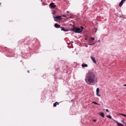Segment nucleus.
Returning a JSON list of instances; mask_svg holds the SVG:
<instances>
[{"instance_id":"obj_2","label":"nucleus","mask_w":126,"mask_h":126,"mask_svg":"<svg viewBox=\"0 0 126 126\" xmlns=\"http://www.w3.org/2000/svg\"><path fill=\"white\" fill-rule=\"evenodd\" d=\"M82 32V30L79 28H76L75 29V32L76 33H80Z\"/></svg>"},{"instance_id":"obj_10","label":"nucleus","mask_w":126,"mask_h":126,"mask_svg":"<svg viewBox=\"0 0 126 126\" xmlns=\"http://www.w3.org/2000/svg\"><path fill=\"white\" fill-rule=\"evenodd\" d=\"M57 105H59V103H58V102H56L53 105V106L54 107H56L57 104Z\"/></svg>"},{"instance_id":"obj_35","label":"nucleus","mask_w":126,"mask_h":126,"mask_svg":"<svg viewBox=\"0 0 126 126\" xmlns=\"http://www.w3.org/2000/svg\"><path fill=\"white\" fill-rule=\"evenodd\" d=\"M122 16H120V17H121Z\"/></svg>"},{"instance_id":"obj_26","label":"nucleus","mask_w":126,"mask_h":126,"mask_svg":"<svg viewBox=\"0 0 126 126\" xmlns=\"http://www.w3.org/2000/svg\"><path fill=\"white\" fill-rule=\"evenodd\" d=\"M123 116L124 117H126V115L124 114V115H123Z\"/></svg>"},{"instance_id":"obj_3","label":"nucleus","mask_w":126,"mask_h":126,"mask_svg":"<svg viewBox=\"0 0 126 126\" xmlns=\"http://www.w3.org/2000/svg\"><path fill=\"white\" fill-rule=\"evenodd\" d=\"M61 16H53V18L56 19H54V20L56 21L57 20H61Z\"/></svg>"},{"instance_id":"obj_27","label":"nucleus","mask_w":126,"mask_h":126,"mask_svg":"<svg viewBox=\"0 0 126 126\" xmlns=\"http://www.w3.org/2000/svg\"><path fill=\"white\" fill-rule=\"evenodd\" d=\"M93 121L94 122H95L96 121V120H93Z\"/></svg>"},{"instance_id":"obj_25","label":"nucleus","mask_w":126,"mask_h":126,"mask_svg":"<svg viewBox=\"0 0 126 126\" xmlns=\"http://www.w3.org/2000/svg\"><path fill=\"white\" fill-rule=\"evenodd\" d=\"M112 120L114 121H115L116 123V121H116L115 120H114V119H112Z\"/></svg>"},{"instance_id":"obj_5","label":"nucleus","mask_w":126,"mask_h":126,"mask_svg":"<svg viewBox=\"0 0 126 126\" xmlns=\"http://www.w3.org/2000/svg\"><path fill=\"white\" fill-rule=\"evenodd\" d=\"M91 58L92 60L93 61V62L94 63H96V62L95 59V58L94 57H92V56L91 57Z\"/></svg>"},{"instance_id":"obj_1","label":"nucleus","mask_w":126,"mask_h":126,"mask_svg":"<svg viewBox=\"0 0 126 126\" xmlns=\"http://www.w3.org/2000/svg\"><path fill=\"white\" fill-rule=\"evenodd\" d=\"M96 79V77L93 72H89L86 74L85 81L88 84L92 85Z\"/></svg>"},{"instance_id":"obj_13","label":"nucleus","mask_w":126,"mask_h":126,"mask_svg":"<svg viewBox=\"0 0 126 126\" xmlns=\"http://www.w3.org/2000/svg\"><path fill=\"white\" fill-rule=\"evenodd\" d=\"M100 115L102 116V117H104V113L103 112H101L100 114Z\"/></svg>"},{"instance_id":"obj_19","label":"nucleus","mask_w":126,"mask_h":126,"mask_svg":"<svg viewBox=\"0 0 126 126\" xmlns=\"http://www.w3.org/2000/svg\"><path fill=\"white\" fill-rule=\"evenodd\" d=\"M56 11H55V10H54L53 11V13H52V14L53 15H54V14L56 13Z\"/></svg>"},{"instance_id":"obj_20","label":"nucleus","mask_w":126,"mask_h":126,"mask_svg":"<svg viewBox=\"0 0 126 126\" xmlns=\"http://www.w3.org/2000/svg\"><path fill=\"white\" fill-rule=\"evenodd\" d=\"M80 28H81V30H82H82H83L84 28L82 26H81Z\"/></svg>"},{"instance_id":"obj_24","label":"nucleus","mask_w":126,"mask_h":126,"mask_svg":"<svg viewBox=\"0 0 126 126\" xmlns=\"http://www.w3.org/2000/svg\"><path fill=\"white\" fill-rule=\"evenodd\" d=\"M119 114V115H122L123 116V115H124V114H122V113H120L119 114Z\"/></svg>"},{"instance_id":"obj_28","label":"nucleus","mask_w":126,"mask_h":126,"mask_svg":"<svg viewBox=\"0 0 126 126\" xmlns=\"http://www.w3.org/2000/svg\"><path fill=\"white\" fill-rule=\"evenodd\" d=\"M123 123L125 124L126 126V123L125 122H123Z\"/></svg>"},{"instance_id":"obj_8","label":"nucleus","mask_w":126,"mask_h":126,"mask_svg":"<svg viewBox=\"0 0 126 126\" xmlns=\"http://www.w3.org/2000/svg\"><path fill=\"white\" fill-rule=\"evenodd\" d=\"M116 123L118 126H124V125L122 124L118 123L117 121H116Z\"/></svg>"},{"instance_id":"obj_11","label":"nucleus","mask_w":126,"mask_h":126,"mask_svg":"<svg viewBox=\"0 0 126 126\" xmlns=\"http://www.w3.org/2000/svg\"><path fill=\"white\" fill-rule=\"evenodd\" d=\"M123 3L122 1H121L119 4V6L120 7H121Z\"/></svg>"},{"instance_id":"obj_6","label":"nucleus","mask_w":126,"mask_h":126,"mask_svg":"<svg viewBox=\"0 0 126 126\" xmlns=\"http://www.w3.org/2000/svg\"><path fill=\"white\" fill-rule=\"evenodd\" d=\"M99 91V88H97L96 90V95L98 96H100V95L98 94Z\"/></svg>"},{"instance_id":"obj_21","label":"nucleus","mask_w":126,"mask_h":126,"mask_svg":"<svg viewBox=\"0 0 126 126\" xmlns=\"http://www.w3.org/2000/svg\"><path fill=\"white\" fill-rule=\"evenodd\" d=\"M97 30V29L96 28H95V33L96 32Z\"/></svg>"},{"instance_id":"obj_17","label":"nucleus","mask_w":126,"mask_h":126,"mask_svg":"<svg viewBox=\"0 0 126 126\" xmlns=\"http://www.w3.org/2000/svg\"><path fill=\"white\" fill-rule=\"evenodd\" d=\"M90 39L92 40H94V38H93V37H91L90 38ZM90 42H91V41H90Z\"/></svg>"},{"instance_id":"obj_34","label":"nucleus","mask_w":126,"mask_h":126,"mask_svg":"<svg viewBox=\"0 0 126 126\" xmlns=\"http://www.w3.org/2000/svg\"><path fill=\"white\" fill-rule=\"evenodd\" d=\"M1 4V3L0 2V4Z\"/></svg>"},{"instance_id":"obj_4","label":"nucleus","mask_w":126,"mask_h":126,"mask_svg":"<svg viewBox=\"0 0 126 126\" xmlns=\"http://www.w3.org/2000/svg\"><path fill=\"white\" fill-rule=\"evenodd\" d=\"M54 3L53 2H51L49 4V6L51 7V8H54L56 7V5H54Z\"/></svg>"},{"instance_id":"obj_30","label":"nucleus","mask_w":126,"mask_h":126,"mask_svg":"<svg viewBox=\"0 0 126 126\" xmlns=\"http://www.w3.org/2000/svg\"><path fill=\"white\" fill-rule=\"evenodd\" d=\"M70 16L71 17H70V18H73V16Z\"/></svg>"},{"instance_id":"obj_14","label":"nucleus","mask_w":126,"mask_h":126,"mask_svg":"<svg viewBox=\"0 0 126 126\" xmlns=\"http://www.w3.org/2000/svg\"><path fill=\"white\" fill-rule=\"evenodd\" d=\"M106 117H108V118L110 119H111L112 118V117L110 115H107L106 116Z\"/></svg>"},{"instance_id":"obj_12","label":"nucleus","mask_w":126,"mask_h":126,"mask_svg":"<svg viewBox=\"0 0 126 126\" xmlns=\"http://www.w3.org/2000/svg\"><path fill=\"white\" fill-rule=\"evenodd\" d=\"M61 31H67V30H66L63 27H61Z\"/></svg>"},{"instance_id":"obj_36","label":"nucleus","mask_w":126,"mask_h":126,"mask_svg":"<svg viewBox=\"0 0 126 126\" xmlns=\"http://www.w3.org/2000/svg\"><path fill=\"white\" fill-rule=\"evenodd\" d=\"M64 17H66V16H64Z\"/></svg>"},{"instance_id":"obj_22","label":"nucleus","mask_w":126,"mask_h":126,"mask_svg":"<svg viewBox=\"0 0 126 126\" xmlns=\"http://www.w3.org/2000/svg\"><path fill=\"white\" fill-rule=\"evenodd\" d=\"M126 0H122L121 1L124 3L125 1H126Z\"/></svg>"},{"instance_id":"obj_16","label":"nucleus","mask_w":126,"mask_h":126,"mask_svg":"<svg viewBox=\"0 0 126 126\" xmlns=\"http://www.w3.org/2000/svg\"><path fill=\"white\" fill-rule=\"evenodd\" d=\"M92 103H94V104H96V105H100V104H98V103H97L96 102H94V101H93L92 102Z\"/></svg>"},{"instance_id":"obj_15","label":"nucleus","mask_w":126,"mask_h":126,"mask_svg":"<svg viewBox=\"0 0 126 126\" xmlns=\"http://www.w3.org/2000/svg\"><path fill=\"white\" fill-rule=\"evenodd\" d=\"M95 44V43H91L90 42H89V45H94Z\"/></svg>"},{"instance_id":"obj_31","label":"nucleus","mask_w":126,"mask_h":126,"mask_svg":"<svg viewBox=\"0 0 126 126\" xmlns=\"http://www.w3.org/2000/svg\"><path fill=\"white\" fill-rule=\"evenodd\" d=\"M73 27L74 28V27H75V25H73Z\"/></svg>"},{"instance_id":"obj_32","label":"nucleus","mask_w":126,"mask_h":126,"mask_svg":"<svg viewBox=\"0 0 126 126\" xmlns=\"http://www.w3.org/2000/svg\"><path fill=\"white\" fill-rule=\"evenodd\" d=\"M122 122L123 123V122H124L123 120L122 121Z\"/></svg>"},{"instance_id":"obj_7","label":"nucleus","mask_w":126,"mask_h":126,"mask_svg":"<svg viewBox=\"0 0 126 126\" xmlns=\"http://www.w3.org/2000/svg\"><path fill=\"white\" fill-rule=\"evenodd\" d=\"M55 27L56 28H59L60 27V26L59 24H58V23H56L54 25Z\"/></svg>"},{"instance_id":"obj_23","label":"nucleus","mask_w":126,"mask_h":126,"mask_svg":"<svg viewBox=\"0 0 126 126\" xmlns=\"http://www.w3.org/2000/svg\"><path fill=\"white\" fill-rule=\"evenodd\" d=\"M105 110L107 112H108L109 111L108 110V109H106Z\"/></svg>"},{"instance_id":"obj_18","label":"nucleus","mask_w":126,"mask_h":126,"mask_svg":"<svg viewBox=\"0 0 126 126\" xmlns=\"http://www.w3.org/2000/svg\"><path fill=\"white\" fill-rule=\"evenodd\" d=\"M75 29L74 28H72L71 29V31H74V32H75Z\"/></svg>"},{"instance_id":"obj_29","label":"nucleus","mask_w":126,"mask_h":126,"mask_svg":"<svg viewBox=\"0 0 126 126\" xmlns=\"http://www.w3.org/2000/svg\"><path fill=\"white\" fill-rule=\"evenodd\" d=\"M123 86H126V84H124Z\"/></svg>"},{"instance_id":"obj_9","label":"nucleus","mask_w":126,"mask_h":126,"mask_svg":"<svg viewBox=\"0 0 126 126\" xmlns=\"http://www.w3.org/2000/svg\"><path fill=\"white\" fill-rule=\"evenodd\" d=\"M81 66H82L83 67H87L88 66V65L87 64H83V63L82 64Z\"/></svg>"},{"instance_id":"obj_33","label":"nucleus","mask_w":126,"mask_h":126,"mask_svg":"<svg viewBox=\"0 0 126 126\" xmlns=\"http://www.w3.org/2000/svg\"><path fill=\"white\" fill-rule=\"evenodd\" d=\"M67 13H69V12H68L67 11Z\"/></svg>"}]
</instances>
